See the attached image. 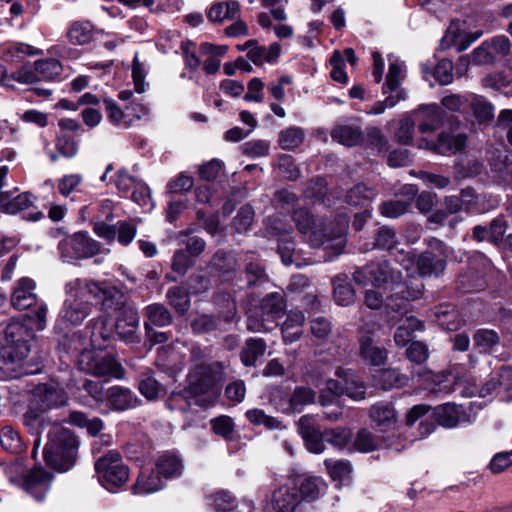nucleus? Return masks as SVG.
Listing matches in <instances>:
<instances>
[{
	"mask_svg": "<svg viewBox=\"0 0 512 512\" xmlns=\"http://www.w3.org/2000/svg\"><path fill=\"white\" fill-rule=\"evenodd\" d=\"M22 424L27 432L35 436L32 457L35 459L41 445V435L49 428L48 442L43 450L46 464L60 472L71 469L76 460L78 439L73 432L57 423H54L48 411L30 403L22 416Z\"/></svg>",
	"mask_w": 512,
	"mask_h": 512,
	"instance_id": "nucleus-1",
	"label": "nucleus"
},
{
	"mask_svg": "<svg viewBox=\"0 0 512 512\" xmlns=\"http://www.w3.org/2000/svg\"><path fill=\"white\" fill-rule=\"evenodd\" d=\"M66 299L59 318L66 326H78L91 313L90 299L101 302L103 309H119L124 294L106 282L76 278L65 285Z\"/></svg>",
	"mask_w": 512,
	"mask_h": 512,
	"instance_id": "nucleus-2",
	"label": "nucleus"
},
{
	"mask_svg": "<svg viewBox=\"0 0 512 512\" xmlns=\"http://www.w3.org/2000/svg\"><path fill=\"white\" fill-rule=\"evenodd\" d=\"M353 279L358 284L371 283L382 287L386 293L387 309H404L408 302L419 299L424 290L421 280L410 278L402 281L400 271L396 270L388 261L371 263L353 273Z\"/></svg>",
	"mask_w": 512,
	"mask_h": 512,
	"instance_id": "nucleus-3",
	"label": "nucleus"
},
{
	"mask_svg": "<svg viewBox=\"0 0 512 512\" xmlns=\"http://www.w3.org/2000/svg\"><path fill=\"white\" fill-rule=\"evenodd\" d=\"M293 220L298 231L308 235L312 247H323L331 256L340 255L346 244V233L349 217L338 215L334 220L315 218L307 209L300 208L294 211Z\"/></svg>",
	"mask_w": 512,
	"mask_h": 512,
	"instance_id": "nucleus-4",
	"label": "nucleus"
},
{
	"mask_svg": "<svg viewBox=\"0 0 512 512\" xmlns=\"http://www.w3.org/2000/svg\"><path fill=\"white\" fill-rule=\"evenodd\" d=\"M32 338V331L22 322L11 321L0 337V368L23 361L30 351L29 341Z\"/></svg>",
	"mask_w": 512,
	"mask_h": 512,
	"instance_id": "nucleus-5",
	"label": "nucleus"
},
{
	"mask_svg": "<svg viewBox=\"0 0 512 512\" xmlns=\"http://www.w3.org/2000/svg\"><path fill=\"white\" fill-rule=\"evenodd\" d=\"M36 283L29 277H22L16 281L12 295L11 304L17 310H26L35 306L36 310L31 317L37 330L46 327L48 308L45 302L40 301L35 292Z\"/></svg>",
	"mask_w": 512,
	"mask_h": 512,
	"instance_id": "nucleus-6",
	"label": "nucleus"
},
{
	"mask_svg": "<svg viewBox=\"0 0 512 512\" xmlns=\"http://www.w3.org/2000/svg\"><path fill=\"white\" fill-rule=\"evenodd\" d=\"M286 309L284 296L279 292L267 294L258 306L247 310V329L251 332H264L269 329L267 322H275Z\"/></svg>",
	"mask_w": 512,
	"mask_h": 512,
	"instance_id": "nucleus-7",
	"label": "nucleus"
},
{
	"mask_svg": "<svg viewBox=\"0 0 512 512\" xmlns=\"http://www.w3.org/2000/svg\"><path fill=\"white\" fill-rule=\"evenodd\" d=\"M95 470L101 485L110 492H116L129 478V468L116 450H110L98 458Z\"/></svg>",
	"mask_w": 512,
	"mask_h": 512,
	"instance_id": "nucleus-8",
	"label": "nucleus"
},
{
	"mask_svg": "<svg viewBox=\"0 0 512 512\" xmlns=\"http://www.w3.org/2000/svg\"><path fill=\"white\" fill-rule=\"evenodd\" d=\"M225 379V366L220 362L201 364L188 376L189 393L200 396L206 393L216 395L218 386Z\"/></svg>",
	"mask_w": 512,
	"mask_h": 512,
	"instance_id": "nucleus-9",
	"label": "nucleus"
},
{
	"mask_svg": "<svg viewBox=\"0 0 512 512\" xmlns=\"http://www.w3.org/2000/svg\"><path fill=\"white\" fill-rule=\"evenodd\" d=\"M58 250L61 258L68 263L89 259L102 252H109L108 249L102 250L101 244L86 232H77L65 237L59 242Z\"/></svg>",
	"mask_w": 512,
	"mask_h": 512,
	"instance_id": "nucleus-10",
	"label": "nucleus"
},
{
	"mask_svg": "<svg viewBox=\"0 0 512 512\" xmlns=\"http://www.w3.org/2000/svg\"><path fill=\"white\" fill-rule=\"evenodd\" d=\"M77 364L80 370L94 376H110L117 379L124 376V370L121 364L109 353L84 350L79 355Z\"/></svg>",
	"mask_w": 512,
	"mask_h": 512,
	"instance_id": "nucleus-11",
	"label": "nucleus"
},
{
	"mask_svg": "<svg viewBox=\"0 0 512 512\" xmlns=\"http://www.w3.org/2000/svg\"><path fill=\"white\" fill-rule=\"evenodd\" d=\"M335 375L339 380L328 379L326 389L334 396L347 395L353 400L365 398L366 387L360 377L351 369L338 368Z\"/></svg>",
	"mask_w": 512,
	"mask_h": 512,
	"instance_id": "nucleus-12",
	"label": "nucleus"
},
{
	"mask_svg": "<svg viewBox=\"0 0 512 512\" xmlns=\"http://www.w3.org/2000/svg\"><path fill=\"white\" fill-rule=\"evenodd\" d=\"M433 415L441 426L447 428L472 423L476 418L471 404H469V406H463L446 403L436 407Z\"/></svg>",
	"mask_w": 512,
	"mask_h": 512,
	"instance_id": "nucleus-13",
	"label": "nucleus"
},
{
	"mask_svg": "<svg viewBox=\"0 0 512 512\" xmlns=\"http://www.w3.org/2000/svg\"><path fill=\"white\" fill-rule=\"evenodd\" d=\"M267 231L270 235L278 237V253L283 264H292L294 252L291 240L292 227L284 223L279 216H273L267 220Z\"/></svg>",
	"mask_w": 512,
	"mask_h": 512,
	"instance_id": "nucleus-14",
	"label": "nucleus"
},
{
	"mask_svg": "<svg viewBox=\"0 0 512 512\" xmlns=\"http://www.w3.org/2000/svg\"><path fill=\"white\" fill-rule=\"evenodd\" d=\"M461 26L462 24L459 20L451 21L441 40L442 49L455 48L456 52L460 53L468 49L483 35L481 30L463 32Z\"/></svg>",
	"mask_w": 512,
	"mask_h": 512,
	"instance_id": "nucleus-15",
	"label": "nucleus"
},
{
	"mask_svg": "<svg viewBox=\"0 0 512 512\" xmlns=\"http://www.w3.org/2000/svg\"><path fill=\"white\" fill-rule=\"evenodd\" d=\"M67 401L68 396L63 388L54 383H45L34 389L31 403L48 411L65 405Z\"/></svg>",
	"mask_w": 512,
	"mask_h": 512,
	"instance_id": "nucleus-16",
	"label": "nucleus"
},
{
	"mask_svg": "<svg viewBox=\"0 0 512 512\" xmlns=\"http://www.w3.org/2000/svg\"><path fill=\"white\" fill-rule=\"evenodd\" d=\"M123 303H125V300ZM105 310L108 315H112L113 312H120L115 323L117 334L125 342H133L139 325L137 311L132 307H124V304H122L119 309L112 308Z\"/></svg>",
	"mask_w": 512,
	"mask_h": 512,
	"instance_id": "nucleus-17",
	"label": "nucleus"
},
{
	"mask_svg": "<svg viewBox=\"0 0 512 512\" xmlns=\"http://www.w3.org/2000/svg\"><path fill=\"white\" fill-rule=\"evenodd\" d=\"M53 475L41 466H35L23 478L22 487L37 501H42L50 489Z\"/></svg>",
	"mask_w": 512,
	"mask_h": 512,
	"instance_id": "nucleus-18",
	"label": "nucleus"
},
{
	"mask_svg": "<svg viewBox=\"0 0 512 512\" xmlns=\"http://www.w3.org/2000/svg\"><path fill=\"white\" fill-rule=\"evenodd\" d=\"M466 140L464 134L443 132L438 136L436 141L422 140L419 143V147L427 148L435 153L447 156L461 151L466 146Z\"/></svg>",
	"mask_w": 512,
	"mask_h": 512,
	"instance_id": "nucleus-19",
	"label": "nucleus"
},
{
	"mask_svg": "<svg viewBox=\"0 0 512 512\" xmlns=\"http://www.w3.org/2000/svg\"><path fill=\"white\" fill-rule=\"evenodd\" d=\"M298 431L310 452L319 454L324 451V431L321 432L316 426V421L313 416H302L298 422Z\"/></svg>",
	"mask_w": 512,
	"mask_h": 512,
	"instance_id": "nucleus-20",
	"label": "nucleus"
},
{
	"mask_svg": "<svg viewBox=\"0 0 512 512\" xmlns=\"http://www.w3.org/2000/svg\"><path fill=\"white\" fill-rule=\"evenodd\" d=\"M274 512H294L301 503L296 486L287 484L276 488L269 501Z\"/></svg>",
	"mask_w": 512,
	"mask_h": 512,
	"instance_id": "nucleus-21",
	"label": "nucleus"
},
{
	"mask_svg": "<svg viewBox=\"0 0 512 512\" xmlns=\"http://www.w3.org/2000/svg\"><path fill=\"white\" fill-rule=\"evenodd\" d=\"M414 116L419 131L429 133L441 126L444 119V112L442 108L436 104H427L420 106L414 112Z\"/></svg>",
	"mask_w": 512,
	"mask_h": 512,
	"instance_id": "nucleus-22",
	"label": "nucleus"
},
{
	"mask_svg": "<svg viewBox=\"0 0 512 512\" xmlns=\"http://www.w3.org/2000/svg\"><path fill=\"white\" fill-rule=\"evenodd\" d=\"M418 189L414 185L403 187L404 199H393L383 202L380 206V213L387 218H397L405 214L416 196Z\"/></svg>",
	"mask_w": 512,
	"mask_h": 512,
	"instance_id": "nucleus-23",
	"label": "nucleus"
},
{
	"mask_svg": "<svg viewBox=\"0 0 512 512\" xmlns=\"http://www.w3.org/2000/svg\"><path fill=\"white\" fill-rule=\"evenodd\" d=\"M502 338L498 331L479 328L473 334V345L480 354L492 355L499 350Z\"/></svg>",
	"mask_w": 512,
	"mask_h": 512,
	"instance_id": "nucleus-24",
	"label": "nucleus"
},
{
	"mask_svg": "<svg viewBox=\"0 0 512 512\" xmlns=\"http://www.w3.org/2000/svg\"><path fill=\"white\" fill-rule=\"evenodd\" d=\"M164 486L165 482L156 467L144 468L133 486V493L136 495L151 494L163 489Z\"/></svg>",
	"mask_w": 512,
	"mask_h": 512,
	"instance_id": "nucleus-25",
	"label": "nucleus"
},
{
	"mask_svg": "<svg viewBox=\"0 0 512 512\" xmlns=\"http://www.w3.org/2000/svg\"><path fill=\"white\" fill-rule=\"evenodd\" d=\"M359 352L363 361L371 366L384 365L388 358V352L384 347L374 344L369 335H362L359 339Z\"/></svg>",
	"mask_w": 512,
	"mask_h": 512,
	"instance_id": "nucleus-26",
	"label": "nucleus"
},
{
	"mask_svg": "<svg viewBox=\"0 0 512 512\" xmlns=\"http://www.w3.org/2000/svg\"><path fill=\"white\" fill-rule=\"evenodd\" d=\"M106 400L116 411H125L138 405L137 396L128 388L112 386L106 391Z\"/></svg>",
	"mask_w": 512,
	"mask_h": 512,
	"instance_id": "nucleus-27",
	"label": "nucleus"
},
{
	"mask_svg": "<svg viewBox=\"0 0 512 512\" xmlns=\"http://www.w3.org/2000/svg\"><path fill=\"white\" fill-rule=\"evenodd\" d=\"M301 501L312 502L321 497L326 491L325 481L316 476H306L294 485Z\"/></svg>",
	"mask_w": 512,
	"mask_h": 512,
	"instance_id": "nucleus-28",
	"label": "nucleus"
},
{
	"mask_svg": "<svg viewBox=\"0 0 512 512\" xmlns=\"http://www.w3.org/2000/svg\"><path fill=\"white\" fill-rule=\"evenodd\" d=\"M98 30L89 21H75L70 24L67 30V38L73 45H88L94 39Z\"/></svg>",
	"mask_w": 512,
	"mask_h": 512,
	"instance_id": "nucleus-29",
	"label": "nucleus"
},
{
	"mask_svg": "<svg viewBox=\"0 0 512 512\" xmlns=\"http://www.w3.org/2000/svg\"><path fill=\"white\" fill-rule=\"evenodd\" d=\"M35 199V196L29 192L18 194L15 197L10 192L0 193V211L16 214L31 207Z\"/></svg>",
	"mask_w": 512,
	"mask_h": 512,
	"instance_id": "nucleus-30",
	"label": "nucleus"
},
{
	"mask_svg": "<svg viewBox=\"0 0 512 512\" xmlns=\"http://www.w3.org/2000/svg\"><path fill=\"white\" fill-rule=\"evenodd\" d=\"M207 17L213 23L236 20L240 17V5L235 0L215 2L208 10Z\"/></svg>",
	"mask_w": 512,
	"mask_h": 512,
	"instance_id": "nucleus-31",
	"label": "nucleus"
},
{
	"mask_svg": "<svg viewBox=\"0 0 512 512\" xmlns=\"http://www.w3.org/2000/svg\"><path fill=\"white\" fill-rule=\"evenodd\" d=\"M305 322L304 313L300 310H291L281 326V332L285 343L297 341L303 333Z\"/></svg>",
	"mask_w": 512,
	"mask_h": 512,
	"instance_id": "nucleus-32",
	"label": "nucleus"
},
{
	"mask_svg": "<svg viewBox=\"0 0 512 512\" xmlns=\"http://www.w3.org/2000/svg\"><path fill=\"white\" fill-rule=\"evenodd\" d=\"M446 268V260L437 258L431 251H425L417 259V269L421 277H438Z\"/></svg>",
	"mask_w": 512,
	"mask_h": 512,
	"instance_id": "nucleus-33",
	"label": "nucleus"
},
{
	"mask_svg": "<svg viewBox=\"0 0 512 512\" xmlns=\"http://www.w3.org/2000/svg\"><path fill=\"white\" fill-rule=\"evenodd\" d=\"M145 316L147 320L144 322V327L147 334L152 331V326L165 327L172 322V316L168 309L159 303L148 305L145 308Z\"/></svg>",
	"mask_w": 512,
	"mask_h": 512,
	"instance_id": "nucleus-34",
	"label": "nucleus"
},
{
	"mask_svg": "<svg viewBox=\"0 0 512 512\" xmlns=\"http://www.w3.org/2000/svg\"><path fill=\"white\" fill-rule=\"evenodd\" d=\"M200 53L208 56L204 61L203 69L207 74H215L220 68L221 58L227 53L228 47L225 45H214L211 43H202Z\"/></svg>",
	"mask_w": 512,
	"mask_h": 512,
	"instance_id": "nucleus-35",
	"label": "nucleus"
},
{
	"mask_svg": "<svg viewBox=\"0 0 512 512\" xmlns=\"http://www.w3.org/2000/svg\"><path fill=\"white\" fill-rule=\"evenodd\" d=\"M369 415L376 426L383 429L392 428L397 422V415L391 403L380 402L373 405Z\"/></svg>",
	"mask_w": 512,
	"mask_h": 512,
	"instance_id": "nucleus-36",
	"label": "nucleus"
},
{
	"mask_svg": "<svg viewBox=\"0 0 512 512\" xmlns=\"http://www.w3.org/2000/svg\"><path fill=\"white\" fill-rule=\"evenodd\" d=\"M405 75V64L392 57H389V69L386 76V81L383 86V94L393 93L397 94L398 91H404L400 88L401 80Z\"/></svg>",
	"mask_w": 512,
	"mask_h": 512,
	"instance_id": "nucleus-37",
	"label": "nucleus"
},
{
	"mask_svg": "<svg viewBox=\"0 0 512 512\" xmlns=\"http://www.w3.org/2000/svg\"><path fill=\"white\" fill-rule=\"evenodd\" d=\"M155 467L157 472L163 478V481L179 477L183 471L182 460L178 456L168 453L162 454L158 457Z\"/></svg>",
	"mask_w": 512,
	"mask_h": 512,
	"instance_id": "nucleus-38",
	"label": "nucleus"
},
{
	"mask_svg": "<svg viewBox=\"0 0 512 512\" xmlns=\"http://www.w3.org/2000/svg\"><path fill=\"white\" fill-rule=\"evenodd\" d=\"M103 103L107 118L112 125L122 129H127L133 125V117L126 108L123 110L116 101L111 98H105Z\"/></svg>",
	"mask_w": 512,
	"mask_h": 512,
	"instance_id": "nucleus-39",
	"label": "nucleus"
},
{
	"mask_svg": "<svg viewBox=\"0 0 512 512\" xmlns=\"http://www.w3.org/2000/svg\"><path fill=\"white\" fill-rule=\"evenodd\" d=\"M437 323L445 330L456 331L460 328L462 320L453 305H440L434 309Z\"/></svg>",
	"mask_w": 512,
	"mask_h": 512,
	"instance_id": "nucleus-40",
	"label": "nucleus"
},
{
	"mask_svg": "<svg viewBox=\"0 0 512 512\" xmlns=\"http://www.w3.org/2000/svg\"><path fill=\"white\" fill-rule=\"evenodd\" d=\"M423 329L424 323L421 320L414 316L406 317L397 328L394 341L399 347H404L412 340L415 331H422Z\"/></svg>",
	"mask_w": 512,
	"mask_h": 512,
	"instance_id": "nucleus-41",
	"label": "nucleus"
},
{
	"mask_svg": "<svg viewBox=\"0 0 512 512\" xmlns=\"http://www.w3.org/2000/svg\"><path fill=\"white\" fill-rule=\"evenodd\" d=\"M156 365L170 375H175L182 370V361L180 356L172 347H162L158 351Z\"/></svg>",
	"mask_w": 512,
	"mask_h": 512,
	"instance_id": "nucleus-42",
	"label": "nucleus"
},
{
	"mask_svg": "<svg viewBox=\"0 0 512 512\" xmlns=\"http://www.w3.org/2000/svg\"><path fill=\"white\" fill-rule=\"evenodd\" d=\"M331 137L338 143L352 147L362 140V131L357 126L337 125L331 131Z\"/></svg>",
	"mask_w": 512,
	"mask_h": 512,
	"instance_id": "nucleus-43",
	"label": "nucleus"
},
{
	"mask_svg": "<svg viewBox=\"0 0 512 512\" xmlns=\"http://www.w3.org/2000/svg\"><path fill=\"white\" fill-rule=\"evenodd\" d=\"M334 286V299L340 306H348L355 299V292L352 286L348 283L346 275L340 274L333 279Z\"/></svg>",
	"mask_w": 512,
	"mask_h": 512,
	"instance_id": "nucleus-44",
	"label": "nucleus"
},
{
	"mask_svg": "<svg viewBox=\"0 0 512 512\" xmlns=\"http://www.w3.org/2000/svg\"><path fill=\"white\" fill-rule=\"evenodd\" d=\"M421 71L425 79H428V75H433L440 85H448L453 80V64L448 59L440 60L435 66L433 72L428 65L421 64Z\"/></svg>",
	"mask_w": 512,
	"mask_h": 512,
	"instance_id": "nucleus-45",
	"label": "nucleus"
},
{
	"mask_svg": "<svg viewBox=\"0 0 512 512\" xmlns=\"http://www.w3.org/2000/svg\"><path fill=\"white\" fill-rule=\"evenodd\" d=\"M266 342L261 338H249L241 351V361L245 366H254L257 359L266 351Z\"/></svg>",
	"mask_w": 512,
	"mask_h": 512,
	"instance_id": "nucleus-46",
	"label": "nucleus"
},
{
	"mask_svg": "<svg viewBox=\"0 0 512 512\" xmlns=\"http://www.w3.org/2000/svg\"><path fill=\"white\" fill-rule=\"evenodd\" d=\"M375 197L376 192L373 189L364 184H357L348 191L346 201L354 207H367Z\"/></svg>",
	"mask_w": 512,
	"mask_h": 512,
	"instance_id": "nucleus-47",
	"label": "nucleus"
},
{
	"mask_svg": "<svg viewBox=\"0 0 512 512\" xmlns=\"http://www.w3.org/2000/svg\"><path fill=\"white\" fill-rule=\"evenodd\" d=\"M0 445L14 454L22 452L25 447L19 432L12 426H4L0 430Z\"/></svg>",
	"mask_w": 512,
	"mask_h": 512,
	"instance_id": "nucleus-48",
	"label": "nucleus"
},
{
	"mask_svg": "<svg viewBox=\"0 0 512 512\" xmlns=\"http://www.w3.org/2000/svg\"><path fill=\"white\" fill-rule=\"evenodd\" d=\"M35 63L39 81L54 80L59 77L63 71L61 62L54 58L37 60Z\"/></svg>",
	"mask_w": 512,
	"mask_h": 512,
	"instance_id": "nucleus-49",
	"label": "nucleus"
},
{
	"mask_svg": "<svg viewBox=\"0 0 512 512\" xmlns=\"http://www.w3.org/2000/svg\"><path fill=\"white\" fill-rule=\"evenodd\" d=\"M305 137L304 130L300 127H289L279 133L278 144L284 150H292L299 147Z\"/></svg>",
	"mask_w": 512,
	"mask_h": 512,
	"instance_id": "nucleus-50",
	"label": "nucleus"
},
{
	"mask_svg": "<svg viewBox=\"0 0 512 512\" xmlns=\"http://www.w3.org/2000/svg\"><path fill=\"white\" fill-rule=\"evenodd\" d=\"M365 304L367 307L371 309H380L383 308L386 315L393 321L396 316L391 315L392 313L403 314L406 311V307L404 309H387L386 302V293L378 292L376 290H368L365 294Z\"/></svg>",
	"mask_w": 512,
	"mask_h": 512,
	"instance_id": "nucleus-51",
	"label": "nucleus"
},
{
	"mask_svg": "<svg viewBox=\"0 0 512 512\" xmlns=\"http://www.w3.org/2000/svg\"><path fill=\"white\" fill-rule=\"evenodd\" d=\"M470 107L479 122L490 121L494 117V107L484 97L472 95L469 99Z\"/></svg>",
	"mask_w": 512,
	"mask_h": 512,
	"instance_id": "nucleus-52",
	"label": "nucleus"
},
{
	"mask_svg": "<svg viewBox=\"0 0 512 512\" xmlns=\"http://www.w3.org/2000/svg\"><path fill=\"white\" fill-rule=\"evenodd\" d=\"M325 441L338 450L345 449L352 439V432L346 427H336L324 430Z\"/></svg>",
	"mask_w": 512,
	"mask_h": 512,
	"instance_id": "nucleus-53",
	"label": "nucleus"
},
{
	"mask_svg": "<svg viewBox=\"0 0 512 512\" xmlns=\"http://www.w3.org/2000/svg\"><path fill=\"white\" fill-rule=\"evenodd\" d=\"M408 377L397 369H384L380 371L378 384L382 389L401 388L408 384Z\"/></svg>",
	"mask_w": 512,
	"mask_h": 512,
	"instance_id": "nucleus-54",
	"label": "nucleus"
},
{
	"mask_svg": "<svg viewBox=\"0 0 512 512\" xmlns=\"http://www.w3.org/2000/svg\"><path fill=\"white\" fill-rule=\"evenodd\" d=\"M324 465L330 477L336 481L343 482L348 480L352 472L351 464L346 460L326 459Z\"/></svg>",
	"mask_w": 512,
	"mask_h": 512,
	"instance_id": "nucleus-55",
	"label": "nucleus"
},
{
	"mask_svg": "<svg viewBox=\"0 0 512 512\" xmlns=\"http://www.w3.org/2000/svg\"><path fill=\"white\" fill-rule=\"evenodd\" d=\"M170 305L181 315L185 314L190 307V298L187 291L178 286L170 288L167 292Z\"/></svg>",
	"mask_w": 512,
	"mask_h": 512,
	"instance_id": "nucleus-56",
	"label": "nucleus"
},
{
	"mask_svg": "<svg viewBox=\"0 0 512 512\" xmlns=\"http://www.w3.org/2000/svg\"><path fill=\"white\" fill-rule=\"evenodd\" d=\"M316 393L309 387H297L290 397V407L295 412H301L304 406L315 400Z\"/></svg>",
	"mask_w": 512,
	"mask_h": 512,
	"instance_id": "nucleus-57",
	"label": "nucleus"
},
{
	"mask_svg": "<svg viewBox=\"0 0 512 512\" xmlns=\"http://www.w3.org/2000/svg\"><path fill=\"white\" fill-rule=\"evenodd\" d=\"M246 417L254 425H264L268 429L284 428L281 421L267 415L262 409H250L246 412Z\"/></svg>",
	"mask_w": 512,
	"mask_h": 512,
	"instance_id": "nucleus-58",
	"label": "nucleus"
},
{
	"mask_svg": "<svg viewBox=\"0 0 512 512\" xmlns=\"http://www.w3.org/2000/svg\"><path fill=\"white\" fill-rule=\"evenodd\" d=\"M486 43H488V48L494 62L501 60L510 53L511 43L504 35L494 36L491 39L486 40Z\"/></svg>",
	"mask_w": 512,
	"mask_h": 512,
	"instance_id": "nucleus-59",
	"label": "nucleus"
},
{
	"mask_svg": "<svg viewBox=\"0 0 512 512\" xmlns=\"http://www.w3.org/2000/svg\"><path fill=\"white\" fill-rule=\"evenodd\" d=\"M209 505L216 512H230L234 509L235 497L228 491H218L209 497Z\"/></svg>",
	"mask_w": 512,
	"mask_h": 512,
	"instance_id": "nucleus-60",
	"label": "nucleus"
},
{
	"mask_svg": "<svg viewBox=\"0 0 512 512\" xmlns=\"http://www.w3.org/2000/svg\"><path fill=\"white\" fill-rule=\"evenodd\" d=\"M212 431L218 435L223 437L225 440H231L234 436L235 424L231 417L226 415H221L219 417L213 418L210 421Z\"/></svg>",
	"mask_w": 512,
	"mask_h": 512,
	"instance_id": "nucleus-61",
	"label": "nucleus"
},
{
	"mask_svg": "<svg viewBox=\"0 0 512 512\" xmlns=\"http://www.w3.org/2000/svg\"><path fill=\"white\" fill-rule=\"evenodd\" d=\"M189 386L180 392H173L167 399L166 405L172 410H178L182 412H186L191 407L190 398L195 397L193 394L189 393Z\"/></svg>",
	"mask_w": 512,
	"mask_h": 512,
	"instance_id": "nucleus-62",
	"label": "nucleus"
},
{
	"mask_svg": "<svg viewBox=\"0 0 512 512\" xmlns=\"http://www.w3.org/2000/svg\"><path fill=\"white\" fill-rule=\"evenodd\" d=\"M237 48L240 51H247V57L255 65H262L267 62L266 47L258 45L255 40H249L243 45H238Z\"/></svg>",
	"mask_w": 512,
	"mask_h": 512,
	"instance_id": "nucleus-63",
	"label": "nucleus"
},
{
	"mask_svg": "<svg viewBox=\"0 0 512 512\" xmlns=\"http://www.w3.org/2000/svg\"><path fill=\"white\" fill-rule=\"evenodd\" d=\"M389 95L383 101L374 103L369 109L366 110L368 115H380L385 112L387 108H393L399 101L406 98L404 91H398L397 94L388 93Z\"/></svg>",
	"mask_w": 512,
	"mask_h": 512,
	"instance_id": "nucleus-64",
	"label": "nucleus"
}]
</instances>
